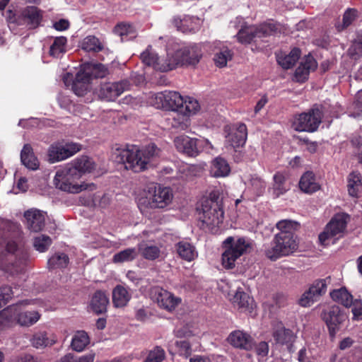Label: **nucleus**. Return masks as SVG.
Here are the masks:
<instances>
[{"instance_id": "obj_51", "label": "nucleus", "mask_w": 362, "mask_h": 362, "mask_svg": "<svg viewBox=\"0 0 362 362\" xmlns=\"http://www.w3.org/2000/svg\"><path fill=\"white\" fill-rule=\"evenodd\" d=\"M298 223L296 221L284 219L276 223V228L280 230L279 233H285L286 235L294 236L293 232L298 228Z\"/></svg>"}, {"instance_id": "obj_16", "label": "nucleus", "mask_w": 362, "mask_h": 362, "mask_svg": "<svg viewBox=\"0 0 362 362\" xmlns=\"http://www.w3.org/2000/svg\"><path fill=\"white\" fill-rule=\"evenodd\" d=\"M322 318L328 327L329 334L334 337L347 320V316L338 306H332L322 313Z\"/></svg>"}, {"instance_id": "obj_49", "label": "nucleus", "mask_w": 362, "mask_h": 362, "mask_svg": "<svg viewBox=\"0 0 362 362\" xmlns=\"http://www.w3.org/2000/svg\"><path fill=\"white\" fill-rule=\"evenodd\" d=\"M147 103L157 109L166 108V91L151 93Z\"/></svg>"}, {"instance_id": "obj_11", "label": "nucleus", "mask_w": 362, "mask_h": 362, "mask_svg": "<svg viewBox=\"0 0 362 362\" xmlns=\"http://www.w3.org/2000/svg\"><path fill=\"white\" fill-rule=\"evenodd\" d=\"M176 148L189 156H196L202 150L212 148L211 143L205 139H192L187 136H180L175 138Z\"/></svg>"}, {"instance_id": "obj_1", "label": "nucleus", "mask_w": 362, "mask_h": 362, "mask_svg": "<svg viewBox=\"0 0 362 362\" xmlns=\"http://www.w3.org/2000/svg\"><path fill=\"white\" fill-rule=\"evenodd\" d=\"M159 151L153 144L142 149L134 145H116L112 148L111 158L116 163L124 164L125 168L139 173L148 168L149 163L159 155Z\"/></svg>"}, {"instance_id": "obj_9", "label": "nucleus", "mask_w": 362, "mask_h": 362, "mask_svg": "<svg viewBox=\"0 0 362 362\" xmlns=\"http://www.w3.org/2000/svg\"><path fill=\"white\" fill-rule=\"evenodd\" d=\"M274 29L275 26L271 23L255 25L244 23L241 25L235 37L238 42L243 45H248L255 41L257 38L270 35Z\"/></svg>"}, {"instance_id": "obj_22", "label": "nucleus", "mask_w": 362, "mask_h": 362, "mask_svg": "<svg viewBox=\"0 0 362 362\" xmlns=\"http://www.w3.org/2000/svg\"><path fill=\"white\" fill-rule=\"evenodd\" d=\"M69 164L80 178L83 175L93 172L96 166L93 159L86 156L76 158Z\"/></svg>"}, {"instance_id": "obj_5", "label": "nucleus", "mask_w": 362, "mask_h": 362, "mask_svg": "<svg viewBox=\"0 0 362 362\" xmlns=\"http://www.w3.org/2000/svg\"><path fill=\"white\" fill-rule=\"evenodd\" d=\"M202 51L199 45H175L173 50L168 49L172 70L177 66L196 65L202 57Z\"/></svg>"}, {"instance_id": "obj_25", "label": "nucleus", "mask_w": 362, "mask_h": 362, "mask_svg": "<svg viewBox=\"0 0 362 362\" xmlns=\"http://www.w3.org/2000/svg\"><path fill=\"white\" fill-rule=\"evenodd\" d=\"M90 75L87 71H79L72 83V90L78 96L84 95L90 88Z\"/></svg>"}, {"instance_id": "obj_21", "label": "nucleus", "mask_w": 362, "mask_h": 362, "mask_svg": "<svg viewBox=\"0 0 362 362\" xmlns=\"http://www.w3.org/2000/svg\"><path fill=\"white\" fill-rule=\"evenodd\" d=\"M227 341L233 347L246 351L251 350L253 347V339L249 334L242 330L232 332L228 335Z\"/></svg>"}, {"instance_id": "obj_60", "label": "nucleus", "mask_w": 362, "mask_h": 362, "mask_svg": "<svg viewBox=\"0 0 362 362\" xmlns=\"http://www.w3.org/2000/svg\"><path fill=\"white\" fill-rule=\"evenodd\" d=\"M196 334V329L189 325H185L175 331V336L178 338H187Z\"/></svg>"}, {"instance_id": "obj_40", "label": "nucleus", "mask_w": 362, "mask_h": 362, "mask_svg": "<svg viewBox=\"0 0 362 362\" xmlns=\"http://www.w3.org/2000/svg\"><path fill=\"white\" fill-rule=\"evenodd\" d=\"M67 39L64 36L57 37L50 45L49 54L54 58H60L66 52Z\"/></svg>"}, {"instance_id": "obj_26", "label": "nucleus", "mask_w": 362, "mask_h": 362, "mask_svg": "<svg viewBox=\"0 0 362 362\" xmlns=\"http://www.w3.org/2000/svg\"><path fill=\"white\" fill-rule=\"evenodd\" d=\"M109 304V298L105 293L97 291L90 301V308L97 315L103 314L107 311Z\"/></svg>"}, {"instance_id": "obj_29", "label": "nucleus", "mask_w": 362, "mask_h": 362, "mask_svg": "<svg viewBox=\"0 0 362 362\" xmlns=\"http://www.w3.org/2000/svg\"><path fill=\"white\" fill-rule=\"evenodd\" d=\"M300 188L305 193L312 194L320 189V185L316 182L315 175L312 172H306L300 178Z\"/></svg>"}, {"instance_id": "obj_18", "label": "nucleus", "mask_w": 362, "mask_h": 362, "mask_svg": "<svg viewBox=\"0 0 362 362\" xmlns=\"http://www.w3.org/2000/svg\"><path fill=\"white\" fill-rule=\"evenodd\" d=\"M151 293L158 305L168 311L174 310L182 302L180 297L160 287L153 288Z\"/></svg>"}, {"instance_id": "obj_7", "label": "nucleus", "mask_w": 362, "mask_h": 362, "mask_svg": "<svg viewBox=\"0 0 362 362\" xmlns=\"http://www.w3.org/2000/svg\"><path fill=\"white\" fill-rule=\"evenodd\" d=\"M298 247L294 236L286 235L285 233H277L273 240L265 250V255L272 260H276L283 256L293 253Z\"/></svg>"}, {"instance_id": "obj_36", "label": "nucleus", "mask_w": 362, "mask_h": 362, "mask_svg": "<svg viewBox=\"0 0 362 362\" xmlns=\"http://www.w3.org/2000/svg\"><path fill=\"white\" fill-rule=\"evenodd\" d=\"M349 194L353 197H358L362 190L361 175L359 173L353 172L348 177L347 185Z\"/></svg>"}, {"instance_id": "obj_23", "label": "nucleus", "mask_w": 362, "mask_h": 362, "mask_svg": "<svg viewBox=\"0 0 362 362\" xmlns=\"http://www.w3.org/2000/svg\"><path fill=\"white\" fill-rule=\"evenodd\" d=\"M317 66L315 59L310 55L306 56L295 71V80L298 82H304L308 79L310 72L315 70Z\"/></svg>"}, {"instance_id": "obj_20", "label": "nucleus", "mask_w": 362, "mask_h": 362, "mask_svg": "<svg viewBox=\"0 0 362 362\" xmlns=\"http://www.w3.org/2000/svg\"><path fill=\"white\" fill-rule=\"evenodd\" d=\"M45 213L36 209L25 211L24 217L28 229L35 233L42 230L45 224Z\"/></svg>"}, {"instance_id": "obj_44", "label": "nucleus", "mask_w": 362, "mask_h": 362, "mask_svg": "<svg viewBox=\"0 0 362 362\" xmlns=\"http://www.w3.org/2000/svg\"><path fill=\"white\" fill-rule=\"evenodd\" d=\"M81 48L86 52H98L103 49V45L96 37L89 35L82 41Z\"/></svg>"}, {"instance_id": "obj_46", "label": "nucleus", "mask_w": 362, "mask_h": 362, "mask_svg": "<svg viewBox=\"0 0 362 362\" xmlns=\"http://www.w3.org/2000/svg\"><path fill=\"white\" fill-rule=\"evenodd\" d=\"M69 262V257L64 253H57L48 259V267L49 269L57 268H65Z\"/></svg>"}, {"instance_id": "obj_50", "label": "nucleus", "mask_w": 362, "mask_h": 362, "mask_svg": "<svg viewBox=\"0 0 362 362\" xmlns=\"http://www.w3.org/2000/svg\"><path fill=\"white\" fill-rule=\"evenodd\" d=\"M232 52L229 49L224 47L215 54L214 61L217 66L224 67L227 65L228 61L232 59Z\"/></svg>"}, {"instance_id": "obj_3", "label": "nucleus", "mask_w": 362, "mask_h": 362, "mask_svg": "<svg viewBox=\"0 0 362 362\" xmlns=\"http://www.w3.org/2000/svg\"><path fill=\"white\" fill-rule=\"evenodd\" d=\"M223 252L221 255L222 266L226 269L235 267L237 260L252 249V241L244 237H228L222 245Z\"/></svg>"}, {"instance_id": "obj_52", "label": "nucleus", "mask_w": 362, "mask_h": 362, "mask_svg": "<svg viewBox=\"0 0 362 362\" xmlns=\"http://www.w3.org/2000/svg\"><path fill=\"white\" fill-rule=\"evenodd\" d=\"M165 358V352L160 346H155L148 352L144 362H162Z\"/></svg>"}, {"instance_id": "obj_62", "label": "nucleus", "mask_w": 362, "mask_h": 362, "mask_svg": "<svg viewBox=\"0 0 362 362\" xmlns=\"http://www.w3.org/2000/svg\"><path fill=\"white\" fill-rule=\"evenodd\" d=\"M112 200V194L105 193L102 196H95L94 198L95 204H98L102 208L107 207Z\"/></svg>"}, {"instance_id": "obj_4", "label": "nucleus", "mask_w": 362, "mask_h": 362, "mask_svg": "<svg viewBox=\"0 0 362 362\" xmlns=\"http://www.w3.org/2000/svg\"><path fill=\"white\" fill-rule=\"evenodd\" d=\"M22 305L21 303L4 309L0 313V322L8 326L16 323L25 327L36 323L40 318V314L35 310H24Z\"/></svg>"}, {"instance_id": "obj_34", "label": "nucleus", "mask_w": 362, "mask_h": 362, "mask_svg": "<svg viewBox=\"0 0 362 362\" xmlns=\"http://www.w3.org/2000/svg\"><path fill=\"white\" fill-rule=\"evenodd\" d=\"M138 251L144 259L148 260L156 259L161 255L160 248L158 246L144 242L138 245Z\"/></svg>"}, {"instance_id": "obj_37", "label": "nucleus", "mask_w": 362, "mask_h": 362, "mask_svg": "<svg viewBox=\"0 0 362 362\" xmlns=\"http://www.w3.org/2000/svg\"><path fill=\"white\" fill-rule=\"evenodd\" d=\"M300 51L298 48L293 49L288 54H278L277 62L284 69L291 68L298 60Z\"/></svg>"}, {"instance_id": "obj_39", "label": "nucleus", "mask_w": 362, "mask_h": 362, "mask_svg": "<svg viewBox=\"0 0 362 362\" xmlns=\"http://www.w3.org/2000/svg\"><path fill=\"white\" fill-rule=\"evenodd\" d=\"M57 341V337L51 334L48 336L46 332H38L33 335L31 342L34 347L37 349L44 348L47 346H52Z\"/></svg>"}, {"instance_id": "obj_64", "label": "nucleus", "mask_w": 362, "mask_h": 362, "mask_svg": "<svg viewBox=\"0 0 362 362\" xmlns=\"http://www.w3.org/2000/svg\"><path fill=\"white\" fill-rule=\"evenodd\" d=\"M349 52L355 58L360 57L362 55V39L354 41L349 49Z\"/></svg>"}, {"instance_id": "obj_6", "label": "nucleus", "mask_w": 362, "mask_h": 362, "mask_svg": "<svg viewBox=\"0 0 362 362\" xmlns=\"http://www.w3.org/2000/svg\"><path fill=\"white\" fill-rule=\"evenodd\" d=\"M79 179L80 177L67 163L63 168L56 172L53 182L57 189L70 193H78L88 188L90 189L95 188L93 184H77L76 181Z\"/></svg>"}, {"instance_id": "obj_10", "label": "nucleus", "mask_w": 362, "mask_h": 362, "mask_svg": "<svg viewBox=\"0 0 362 362\" xmlns=\"http://www.w3.org/2000/svg\"><path fill=\"white\" fill-rule=\"evenodd\" d=\"M322 112L320 107L314 106L307 112L294 117L292 127L297 132H313L322 122Z\"/></svg>"}, {"instance_id": "obj_56", "label": "nucleus", "mask_w": 362, "mask_h": 362, "mask_svg": "<svg viewBox=\"0 0 362 362\" xmlns=\"http://www.w3.org/2000/svg\"><path fill=\"white\" fill-rule=\"evenodd\" d=\"M175 346L176 351L180 356L187 358L191 355L192 349L188 341L185 340L176 341Z\"/></svg>"}, {"instance_id": "obj_30", "label": "nucleus", "mask_w": 362, "mask_h": 362, "mask_svg": "<svg viewBox=\"0 0 362 362\" xmlns=\"http://www.w3.org/2000/svg\"><path fill=\"white\" fill-rule=\"evenodd\" d=\"M21 160L22 163L29 169L36 170L39 166L38 160L30 144L24 145L21 153Z\"/></svg>"}, {"instance_id": "obj_33", "label": "nucleus", "mask_w": 362, "mask_h": 362, "mask_svg": "<svg viewBox=\"0 0 362 362\" xmlns=\"http://www.w3.org/2000/svg\"><path fill=\"white\" fill-rule=\"evenodd\" d=\"M131 298L129 291L122 286H117L112 291V302L115 307L122 308L127 305Z\"/></svg>"}, {"instance_id": "obj_47", "label": "nucleus", "mask_w": 362, "mask_h": 362, "mask_svg": "<svg viewBox=\"0 0 362 362\" xmlns=\"http://www.w3.org/2000/svg\"><path fill=\"white\" fill-rule=\"evenodd\" d=\"M200 109L198 101L191 97H185L183 99V106L180 112L186 114L187 116L195 115Z\"/></svg>"}, {"instance_id": "obj_61", "label": "nucleus", "mask_w": 362, "mask_h": 362, "mask_svg": "<svg viewBox=\"0 0 362 362\" xmlns=\"http://www.w3.org/2000/svg\"><path fill=\"white\" fill-rule=\"evenodd\" d=\"M250 185L258 195L262 194L266 187L264 181L258 177H252L250 180Z\"/></svg>"}, {"instance_id": "obj_28", "label": "nucleus", "mask_w": 362, "mask_h": 362, "mask_svg": "<svg viewBox=\"0 0 362 362\" xmlns=\"http://www.w3.org/2000/svg\"><path fill=\"white\" fill-rule=\"evenodd\" d=\"M230 167L226 160L216 157L211 161L210 175L214 177H224L229 175Z\"/></svg>"}, {"instance_id": "obj_38", "label": "nucleus", "mask_w": 362, "mask_h": 362, "mask_svg": "<svg viewBox=\"0 0 362 362\" xmlns=\"http://www.w3.org/2000/svg\"><path fill=\"white\" fill-rule=\"evenodd\" d=\"M273 180L272 190L275 197H279L289 189L290 186L287 184L286 177L283 173H276Z\"/></svg>"}, {"instance_id": "obj_14", "label": "nucleus", "mask_w": 362, "mask_h": 362, "mask_svg": "<svg viewBox=\"0 0 362 362\" xmlns=\"http://www.w3.org/2000/svg\"><path fill=\"white\" fill-rule=\"evenodd\" d=\"M81 150V146L73 142H57L52 144L48 149V159L49 163H54L64 160Z\"/></svg>"}, {"instance_id": "obj_32", "label": "nucleus", "mask_w": 362, "mask_h": 362, "mask_svg": "<svg viewBox=\"0 0 362 362\" xmlns=\"http://www.w3.org/2000/svg\"><path fill=\"white\" fill-rule=\"evenodd\" d=\"M175 247L179 256L186 261L190 262L197 256L195 247L188 242L180 241L176 244Z\"/></svg>"}, {"instance_id": "obj_58", "label": "nucleus", "mask_w": 362, "mask_h": 362, "mask_svg": "<svg viewBox=\"0 0 362 362\" xmlns=\"http://www.w3.org/2000/svg\"><path fill=\"white\" fill-rule=\"evenodd\" d=\"M192 18L189 16H186L183 19L178 17H175L173 19V24L177 28V30L182 33L194 32L197 29V26H188L182 28V23H187L188 21H191Z\"/></svg>"}, {"instance_id": "obj_57", "label": "nucleus", "mask_w": 362, "mask_h": 362, "mask_svg": "<svg viewBox=\"0 0 362 362\" xmlns=\"http://www.w3.org/2000/svg\"><path fill=\"white\" fill-rule=\"evenodd\" d=\"M357 16V11L355 9L349 8L344 14L341 27L338 25L339 30H341L349 25L356 19Z\"/></svg>"}, {"instance_id": "obj_53", "label": "nucleus", "mask_w": 362, "mask_h": 362, "mask_svg": "<svg viewBox=\"0 0 362 362\" xmlns=\"http://www.w3.org/2000/svg\"><path fill=\"white\" fill-rule=\"evenodd\" d=\"M27 259L28 255L26 253H23L18 262L12 263L11 265L6 267L5 269L6 272L10 273L11 275H15L21 272L25 266Z\"/></svg>"}, {"instance_id": "obj_24", "label": "nucleus", "mask_w": 362, "mask_h": 362, "mask_svg": "<svg viewBox=\"0 0 362 362\" xmlns=\"http://www.w3.org/2000/svg\"><path fill=\"white\" fill-rule=\"evenodd\" d=\"M247 136V132L246 125L243 123H240L228 134L226 137V141L232 147L237 148L243 146L245 144Z\"/></svg>"}, {"instance_id": "obj_31", "label": "nucleus", "mask_w": 362, "mask_h": 362, "mask_svg": "<svg viewBox=\"0 0 362 362\" xmlns=\"http://www.w3.org/2000/svg\"><path fill=\"white\" fill-rule=\"evenodd\" d=\"M330 297L334 301L346 308H350L354 300L353 296L344 287L330 292Z\"/></svg>"}, {"instance_id": "obj_59", "label": "nucleus", "mask_w": 362, "mask_h": 362, "mask_svg": "<svg viewBox=\"0 0 362 362\" xmlns=\"http://www.w3.org/2000/svg\"><path fill=\"white\" fill-rule=\"evenodd\" d=\"M351 313L353 320H362V302L359 299H355L351 304Z\"/></svg>"}, {"instance_id": "obj_42", "label": "nucleus", "mask_w": 362, "mask_h": 362, "mask_svg": "<svg viewBox=\"0 0 362 362\" xmlns=\"http://www.w3.org/2000/svg\"><path fill=\"white\" fill-rule=\"evenodd\" d=\"M182 97L178 92L166 91V108L172 109L173 111H180L183 106Z\"/></svg>"}, {"instance_id": "obj_2", "label": "nucleus", "mask_w": 362, "mask_h": 362, "mask_svg": "<svg viewBox=\"0 0 362 362\" xmlns=\"http://www.w3.org/2000/svg\"><path fill=\"white\" fill-rule=\"evenodd\" d=\"M221 194L220 189L212 190L208 197L202 200L201 206L197 209L199 219L211 230L219 227L223 221Z\"/></svg>"}, {"instance_id": "obj_41", "label": "nucleus", "mask_w": 362, "mask_h": 362, "mask_svg": "<svg viewBox=\"0 0 362 362\" xmlns=\"http://www.w3.org/2000/svg\"><path fill=\"white\" fill-rule=\"evenodd\" d=\"M115 32L119 35L122 40H128L134 38L136 35L135 27L128 23H121L115 28Z\"/></svg>"}, {"instance_id": "obj_15", "label": "nucleus", "mask_w": 362, "mask_h": 362, "mask_svg": "<svg viewBox=\"0 0 362 362\" xmlns=\"http://www.w3.org/2000/svg\"><path fill=\"white\" fill-rule=\"evenodd\" d=\"M43 17V12L36 6H29L21 11L15 21L10 23V28H13L15 24L25 25L29 29L38 27Z\"/></svg>"}, {"instance_id": "obj_43", "label": "nucleus", "mask_w": 362, "mask_h": 362, "mask_svg": "<svg viewBox=\"0 0 362 362\" xmlns=\"http://www.w3.org/2000/svg\"><path fill=\"white\" fill-rule=\"evenodd\" d=\"M90 343L88 334L85 331H78L71 341L72 349L78 352L82 351Z\"/></svg>"}, {"instance_id": "obj_17", "label": "nucleus", "mask_w": 362, "mask_h": 362, "mask_svg": "<svg viewBox=\"0 0 362 362\" xmlns=\"http://www.w3.org/2000/svg\"><path fill=\"white\" fill-rule=\"evenodd\" d=\"M130 86V82L128 80L105 83L100 86L98 96L103 100L113 101L124 91L128 90Z\"/></svg>"}, {"instance_id": "obj_19", "label": "nucleus", "mask_w": 362, "mask_h": 362, "mask_svg": "<svg viewBox=\"0 0 362 362\" xmlns=\"http://www.w3.org/2000/svg\"><path fill=\"white\" fill-rule=\"evenodd\" d=\"M141 59L144 64L152 67L156 71L166 72L172 70L170 57L167 52V57L165 59H160L151 47H148L141 54Z\"/></svg>"}, {"instance_id": "obj_54", "label": "nucleus", "mask_w": 362, "mask_h": 362, "mask_svg": "<svg viewBox=\"0 0 362 362\" xmlns=\"http://www.w3.org/2000/svg\"><path fill=\"white\" fill-rule=\"evenodd\" d=\"M52 243L51 238L45 235H41L35 238L33 246L36 250L43 252H45Z\"/></svg>"}, {"instance_id": "obj_13", "label": "nucleus", "mask_w": 362, "mask_h": 362, "mask_svg": "<svg viewBox=\"0 0 362 362\" xmlns=\"http://www.w3.org/2000/svg\"><path fill=\"white\" fill-rule=\"evenodd\" d=\"M173 198L170 188L160 185H151L148 187L147 199L153 209H163L168 206Z\"/></svg>"}, {"instance_id": "obj_35", "label": "nucleus", "mask_w": 362, "mask_h": 362, "mask_svg": "<svg viewBox=\"0 0 362 362\" xmlns=\"http://www.w3.org/2000/svg\"><path fill=\"white\" fill-rule=\"evenodd\" d=\"M168 121L172 127L180 130H185L190 125L189 117L180 111H174Z\"/></svg>"}, {"instance_id": "obj_55", "label": "nucleus", "mask_w": 362, "mask_h": 362, "mask_svg": "<svg viewBox=\"0 0 362 362\" xmlns=\"http://www.w3.org/2000/svg\"><path fill=\"white\" fill-rule=\"evenodd\" d=\"M90 73V77L103 78L108 74L107 68L102 64H93L86 70Z\"/></svg>"}, {"instance_id": "obj_8", "label": "nucleus", "mask_w": 362, "mask_h": 362, "mask_svg": "<svg viewBox=\"0 0 362 362\" xmlns=\"http://www.w3.org/2000/svg\"><path fill=\"white\" fill-rule=\"evenodd\" d=\"M348 216L344 214L335 215L327 224L324 230L319 235L322 245L327 246L335 243V240L342 237L346 228Z\"/></svg>"}, {"instance_id": "obj_63", "label": "nucleus", "mask_w": 362, "mask_h": 362, "mask_svg": "<svg viewBox=\"0 0 362 362\" xmlns=\"http://www.w3.org/2000/svg\"><path fill=\"white\" fill-rule=\"evenodd\" d=\"M13 294L11 287L4 286L0 288V308L12 298Z\"/></svg>"}, {"instance_id": "obj_48", "label": "nucleus", "mask_w": 362, "mask_h": 362, "mask_svg": "<svg viewBox=\"0 0 362 362\" xmlns=\"http://www.w3.org/2000/svg\"><path fill=\"white\" fill-rule=\"evenodd\" d=\"M273 336L277 343L282 344L291 342L294 337L291 330L283 327L276 329L274 331Z\"/></svg>"}, {"instance_id": "obj_27", "label": "nucleus", "mask_w": 362, "mask_h": 362, "mask_svg": "<svg viewBox=\"0 0 362 362\" xmlns=\"http://www.w3.org/2000/svg\"><path fill=\"white\" fill-rule=\"evenodd\" d=\"M233 303L243 312L251 313L255 306L253 298L243 291L238 290L233 298Z\"/></svg>"}, {"instance_id": "obj_12", "label": "nucleus", "mask_w": 362, "mask_h": 362, "mask_svg": "<svg viewBox=\"0 0 362 362\" xmlns=\"http://www.w3.org/2000/svg\"><path fill=\"white\" fill-rule=\"evenodd\" d=\"M329 282V277L313 281L298 299V304L302 307H310L320 300V298L326 293Z\"/></svg>"}, {"instance_id": "obj_45", "label": "nucleus", "mask_w": 362, "mask_h": 362, "mask_svg": "<svg viewBox=\"0 0 362 362\" xmlns=\"http://www.w3.org/2000/svg\"><path fill=\"white\" fill-rule=\"evenodd\" d=\"M137 257V251L135 248H127L116 253L112 258L114 263H124L131 262Z\"/></svg>"}]
</instances>
